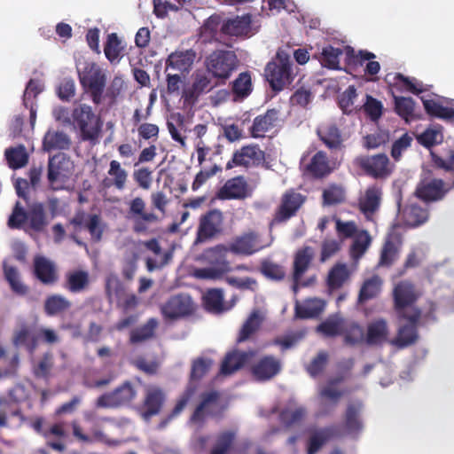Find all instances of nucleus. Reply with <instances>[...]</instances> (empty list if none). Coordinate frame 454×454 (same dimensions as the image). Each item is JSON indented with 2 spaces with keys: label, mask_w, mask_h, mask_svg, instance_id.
I'll list each match as a JSON object with an SVG mask.
<instances>
[{
  "label": "nucleus",
  "mask_w": 454,
  "mask_h": 454,
  "mask_svg": "<svg viewBox=\"0 0 454 454\" xmlns=\"http://www.w3.org/2000/svg\"><path fill=\"white\" fill-rule=\"evenodd\" d=\"M340 436V429L334 425L317 429L311 433L308 440L307 453L317 454L329 440Z\"/></svg>",
  "instance_id": "nucleus-30"
},
{
  "label": "nucleus",
  "mask_w": 454,
  "mask_h": 454,
  "mask_svg": "<svg viewBox=\"0 0 454 454\" xmlns=\"http://www.w3.org/2000/svg\"><path fill=\"white\" fill-rule=\"evenodd\" d=\"M224 232V216L219 209H210L201 215L196 231L195 244L212 240Z\"/></svg>",
  "instance_id": "nucleus-9"
},
{
  "label": "nucleus",
  "mask_w": 454,
  "mask_h": 454,
  "mask_svg": "<svg viewBox=\"0 0 454 454\" xmlns=\"http://www.w3.org/2000/svg\"><path fill=\"white\" fill-rule=\"evenodd\" d=\"M431 156L433 165L436 168L450 173L452 176L451 182H446V184L450 191L454 189V150H450L445 159L434 153H431Z\"/></svg>",
  "instance_id": "nucleus-55"
},
{
  "label": "nucleus",
  "mask_w": 454,
  "mask_h": 454,
  "mask_svg": "<svg viewBox=\"0 0 454 454\" xmlns=\"http://www.w3.org/2000/svg\"><path fill=\"white\" fill-rule=\"evenodd\" d=\"M145 202L141 197H136L129 203V218L132 221L135 233H145L149 224L159 222V216L153 212L145 211Z\"/></svg>",
  "instance_id": "nucleus-13"
},
{
  "label": "nucleus",
  "mask_w": 454,
  "mask_h": 454,
  "mask_svg": "<svg viewBox=\"0 0 454 454\" xmlns=\"http://www.w3.org/2000/svg\"><path fill=\"white\" fill-rule=\"evenodd\" d=\"M254 356V352L233 350L225 355L220 368L223 375H231L241 369L248 359Z\"/></svg>",
  "instance_id": "nucleus-38"
},
{
  "label": "nucleus",
  "mask_w": 454,
  "mask_h": 454,
  "mask_svg": "<svg viewBox=\"0 0 454 454\" xmlns=\"http://www.w3.org/2000/svg\"><path fill=\"white\" fill-rule=\"evenodd\" d=\"M405 324L399 327L396 337L391 343L399 348H404L408 346L414 344L419 339L418 325L419 320L415 322L407 321Z\"/></svg>",
  "instance_id": "nucleus-41"
},
{
  "label": "nucleus",
  "mask_w": 454,
  "mask_h": 454,
  "mask_svg": "<svg viewBox=\"0 0 454 454\" xmlns=\"http://www.w3.org/2000/svg\"><path fill=\"white\" fill-rule=\"evenodd\" d=\"M158 325L156 318H149L144 325L130 332L129 343L134 345L152 340L155 336Z\"/></svg>",
  "instance_id": "nucleus-47"
},
{
  "label": "nucleus",
  "mask_w": 454,
  "mask_h": 454,
  "mask_svg": "<svg viewBox=\"0 0 454 454\" xmlns=\"http://www.w3.org/2000/svg\"><path fill=\"white\" fill-rule=\"evenodd\" d=\"M407 224L416 227L424 223L428 218V211L420 206L411 204L404 210Z\"/></svg>",
  "instance_id": "nucleus-58"
},
{
  "label": "nucleus",
  "mask_w": 454,
  "mask_h": 454,
  "mask_svg": "<svg viewBox=\"0 0 454 454\" xmlns=\"http://www.w3.org/2000/svg\"><path fill=\"white\" fill-rule=\"evenodd\" d=\"M72 307V302L65 296L58 294L46 297L43 303V311L49 317L61 315Z\"/></svg>",
  "instance_id": "nucleus-44"
},
{
  "label": "nucleus",
  "mask_w": 454,
  "mask_h": 454,
  "mask_svg": "<svg viewBox=\"0 0 454 454\" xmlns=\"http://www.w3.org/2000/svg\"><path fill=\"white\" fill-rule=\"evenodd\" d=\"M27 222V210L22 207L20 201H17L12 208V214L10 215L7 225L12 230H20L24 227V224Z\"/></svg>",
  "instance_id": "nucleus-63"
},
{
  "label": "nucleus",
  "mask_w": 454,
  "mask_h": 454,
  "mask_svg": "<svg viewBox=\"0 0 454 454\" xmlns=\"http://www.w3.org/2000/svg\"><path fill=\"white\" fill-rule=\"evenodd\" d=\"M348 278V271L345 264L338 263L329 271L327 277V286L331 290L340 288Z\"/></svg>",
  "instance_id": "nucleus-56"
},
{
  "label": "nucleus",
  "mask_w": 454,
  "mask_h": 454,
  "mask_svg": "<svg viewBox=\"0 0 454 454\" xmlns=\"http://www.w3.org/2000/svg\"><path fill=\"white\" fill-rule=\"evenodd\" d=\"M261 319L258 312H253L242 325L238 337V342H243L248 340L260 328Z\"/></svg>",
  "instance_id": "nucleus-61"
},
{
  "label": "nucleus",
  "mask_w": 454,
  "mask_h": 454,
  "mask_svg": "<svg viewBox=\"0 0 454 454\" xmlns=\"http://www.w3.org/2000/svg\"><path fill=\"white\" fill-rule=\"evenodd\" d=\"M237 438V430L229 429L219 432L208 454H228L233 448Z\"/></svg>",
  "instance_id": "nucleus-45"
},
{
  "label": "nucleus",
  "mask_w": 454,
  "mask_h": 454,
  "mask_svg": "<svg viewBox=\"0 0 454 454\" xmlns=\"http://www.w3.org/2000/svg\"><path fill=\"white\" fill-rule=\"evenodd\" d=\"M449 192L446 182L431 176V172H428L417 184L415 195L422 201L429 203L442 200Z\"/></svg>",
  "instance_id": "nucleus-12"
},
{
  "label": "nucleus",
  "mask_w": 454,
  "mask_h": 454,
  "mask_svg": "<svg viewBox=\"0 0 454 454\" xmlns=\"http://www.w3.org/2000/svg\"><path fill=\"white\" fill-rule=\"evenodd\" d=\"M72 428L74 436L82 442H91L94 440L110 447H115L121 443V441L109 438L98 428H93L91 430L92 437H90L88 434H83L82 427L76 421L72 422Z\"/></svg>",
  "instance_id": "nucleus-42"
},
{
  "label": "nucleus",
  "mask_w": 454,
  "mask_h": 454,
  "mask_svg": "<svg viewBox=\"0 0 454 454\" xmlns=\"http://www.w3.org/2000/svg\"><path fill=\"white\" fill-rule=\"evenodd\" d=\"M213 364V360L209 357L200 356L192 360L189 383L173 408L170 413L171 418L179 415L184 411L197 390L194 381L201 380L208 373Z\"/></svg>",
  "instance_id": "nucleus-8"
},
{
  "label": "nucleus",
  "mask_w": 454,
  "mask_h": 454,
  "mask_svg": "<svg viewBox=\"0 0 454 454\" xmlns=\"http://www.w3.org/2000/svg\"><path fill=\"white\" fill-rule=\"evenodd\" d=\"M356 163L367 175L375 178H383L391 173L389 160L384 153L359 157Z\"/></svg>",
  "instance_id": "nucleus-23"
},
{
  "label": "nucleus",
  "mask_w": 454,
  "mask_h": 454,
  "mask_svg": "<svg viewBox=\"0 0 454 454\" xmlns=\"http://www.w3.org/2000/svg\"><path fill=\"white\" fill-rule=\"evenodd\" d=\"M325 309V302L317 298L306 300L302 304H296L295 317L301 319L317 317Z\"/></svg>",
  "instance_id": "nucleus-49"
},
{
  "label": "nucleus",
  "mask_w": 454,
  "mask_h": 454,
  "mask_svg": "<svg viewBox=\"0 0 454 454\" xmlns=\"http://www.w3.org/2000/svg\"><path fill=\"white\" fill-rule=\"evenodd\" d=\"M344 341L346 344L355 346L365 342L364 329L356 323H352L345 329L342 328Z\"/></svg>",
  "instance_id": "nucleus-62"
},
{
  "label": "nucleus",
  "mask_w": 454,
  "mask_h": 454,
  "mask_svg": "<svg viewBox=\"0 0 454 454\" xmlns=\"http://www.w3.org/2000/svg\"><path fill=\"white\" fill-rule=\"evenodd\" d=\"M124 47L116 33H111L107 35L106 42L104 46L106 58L111 63H118L122 56Z\"/></svg>",
  "instance_id": "nucleus-52"
},
{
  "label": "nucleus",
  "mask_w": 454,
  "mask_h": 454,
  "mask_svg": "<svg viewBox=\"0 0 454 454\" xmlns=\"http://www.w3.org/2000/svg\"><path fill=\"white\" fill-rule=\"evenodd\" d=\"M363 409L364 403L361 400L356 399L348 403L343 414L342 427L337 426L340 429L341 436L357 437L362 433L364 430Z\"/></svg>",
  "instance_id": "nucleus-14"
},
{
  "label": "nucleus",
  "mask_w": 454,
  "mask_h": 454,
  "mask_svg": "<svg viewBox=\"0 0 454 454\" xmlns=\"http://www.w3.org/2000/svg\"><path fill=\"white\" fill-rule=\"evenodd\" d=\"M248 195V184L242 176L227 180L217 192L220 200H243Z\"/></svg>",
  "instance_id": "nucleus-29"
},
{
  "label": "nucleus",
  "mask_w": 454,
  "mask_h": 454,
  "mask_svg": "<svg viewBox=\"0 0 454 454\" xmlns=\"http://www.w3.org/2000/svg\"><path fill=\"white\" fill-rule=\"evenodd\" d=\"M217 85L216 82L213 84L211 78L205 73H197L192 87L184 91L183 98L185 102H194L201 94L209 92Z\"/></svg>",
  "instance_id": "nucleus-36"
},
{
  "label": "nucleus",
  "mask_w": 454,
  "mask_h": 454,
  "mask_svg": "<svg viewBox=\"0 0 454 454\" xmlns=\"http://www.w3.org/2000/svg\"><path fill=\"white\" fill-rule=\"evenodd\" d=\"M71 118L72 121L68 117L65 121L72 123L75 129H79L80 137L82 141H89L92 144L98 142L103 122L90 106L86 104L78 105L73 109Z\"/></svg>",
  "instance_id": "nucleus-1"
},
{
  "label": "nucleus",
  "mask_w": 454,
  "mask_h": 454,
  "mask_svg": "<svg viewBox=\"0 0 454 454\" xmlns=\"http://www.w3.org/2000/svg\"><path fill=\"white\" fill-rule=\"evenodd\" d=\"M72 168L73 162L64 153H58L50 157L47 178L54 190L59 189L58 184H62L70 177Z\"/></svg>",
  "instance_id": "nucleus-15"
},
{
  "label": "nucleus",
  "mask_w": 454,
  "mask_h": 454,
  "mask_svg": "<svg viewBox=\"0 0 454 454\" xmlns=\"http://www.w3.org/2000/svg\"><path fill=\"white\" fill-rule=\"evenodd\" d=\"M220 393L216 390L203 392L200 395V400L192 413L189 421L202 427L207 419L221 420L224 417L226 406L219 403Z\"/></svg>",
  "instance_id": "nucleus-6"
},
{
  "label": "nucleus",
  "mask_w": 454,
  "mask_h": 454,
  "mask_svg": "<svg viewBox=\"0 0 454 454\" xmlns=\"http://www.w3.org/2000/svg\"><path fill=\"white\" fill-rule=\"evenodd\" d=\"M401 245L402 240L398 235L391 234L387 236L380 250L377 266L379 268H390L399 257Z\"/></svg>",
  "instance_id": "nucleus-31"
},
{
  "label": "nucleus",
  "mask_w": 454,
  "mask_h": 454,
  "mask_svg": "<svg viewBox=\"0 0 454 454\" xmlns=\"http://www.w3.org/2000/svg\"><path fill=\"white\" fill-rule=\"evenodd\" d=\"M381 200V189L376 185L370 186L364 196L359 200V210L367 220H372L373 215L379 210Z\"/></svg>",
  "instance_id": "nucleus-35"
},
{
  "label": "nucleus",
  "mask_w": 454,
  "mask_h": 454,
  "mask_svg": "<svg viewBox=\"0 0 454 454\" xmlns=\"http://www.w3.org/2000/svg\"><path fill=\"white\" fill-rule=\"evenodd\" d=\"M278 111L272 108L266 111L265 114L256 116L250 128V133L253 137H263L264 134L271 129L278 119Z\"/></svg>",
  "instance_id": "nucleus-39"
},
{
  "label": "nucleus",
  "mask_w": 454,
  "mask_h": 454,
  "mask_svg": "<svg viewBox=\"0 0 454 454\" xmlns=\"http://www.w3.org/2000/svg\"><path fill=\"white\" fill-rule=\"evenodd\" d=\"M9 167L12 169H18L27 165L28 155L24 146L20 145L15 148H8L4 153Z\"/></svg>",
  "instance_id": "nucleus-57"
},
{
  "label": "nucleus",
  "mask_w": 454,
  "mask_h": 454,
  "mask_svg": "<svg viewBox=\"0 0 454 454\" xmlns=\"http://www.w3.org/2000/svg\"><path fill=\"white\" fill-rule=\"evenodd\" d=\"M165 402L163 390L157 386H148L145 388V399L142 404L141 415L145 419L160 413Z\"/></svg>",
  "instance_id": "nucleus-25"
},
{
  "label": "nucleus",
  "mask_w": 454,
  "mask_h": 454,
  "mask_svg": "<svg viewBox=\"0 0 454 454\" xmlns=\"http://www.w3.org/2000/svg\"><path fill=\"white\" fill-rule=\"evenodd\" d=\"M137 392L134 385L126 380L113 391L99 395L95 403L97 408L116 409L129 406L136 399Z\"/></svg>",
  "instance_id": "nucleus-10"
},
{
  "label": "nucleus",
  "mask_w": 454,
  "mask_h": 454,
  "mask_svg": "<svg viewBox=\"0 0 454 454\" xmlns=\"http://www.w3.org/2000/svg\"><path fill=\"white\" fill-rule=\"evenodd\" d=\"M228 253L226 245L223 244L206 249L203 258L209 266L197 270L196 277L212 280L223 278L224 275L232 270L231 263L227 260Z\"/></svg>",
  "instance_id": "nucleus-3"
},
{
  "label": "nucleus",
  "mask_w": 454,
  "mask_h": 454,
  "mask_svg": "<svg viewBox=\"0 0 454 454\" xmlns=\"http://www.w3.org/2000/svg\"><path fill=\"white\" fill-rule=\"evenodd\" d=\"M239 60L232 51L215 50L205 59L207 71L216 79V84H225L238 68Z\"/></svg>",
  "instance_id": "nucleus-4"
},
{
  "label": "nucleus",
  "mask_w": 454,
  "mask_h": 454,
  "mask_svg": "<svg viewBox=\"0 0 454 454\" xmlns=\"http://www.w3.org/2000/svg\"><path fill=\"white\" fill-rule=\"evenodd\" d=\"M317 135L330 150H339L343 147L341 131L334 122H327L319 126L317 129Z\"/></svg>",
  "instance_id": "nucleus-33"
},
{
  "label": "nucleus",
  "mask_w": 454,
  "mask_h": 454,
  "mask_svg": "<svg viewBox=\"0 0 454 454\" xmlns=\"http://www.w3.org/2000/svg\"><path fill=\"white\" fill-rule=\"evenodd\" d=\"M195 59L196 52L192 49L171 52L165 61V72L172 69L186 75L190 72Z\"/></svg>",
  "instance_id": "nucleus-26"
},
{
  "label": "nucleus",
  "mask_w": 454,
  "mask_h": 454,
  "mask_svg": "<svg viewBox=\"0 0 454 454\" xmlns=\"http://www.w3.org/2000/svg\"><path fill=\"white\" fill-rule=\"evenodd\" d=\"M90 285V276L85 270H76L66 274L64 288L73 294L84 291Z\"/></svg>",
  "instance_id": "nucleus-43"
},
{
  "label": "nucleus",
  "mask_w": 454,
  "mask_h": 454,
  "mask_svg": "<svg viewBox=\"0 0 454 454\" xmlns=\"http://www.w3.org/2000/svg\"><path fill=\"white\" fill-rule=\"evenodd\" d=\"M264 160L265 153L261 150L258 145H245L233 153L232 159L226 164V168L231 169L237 166L259 165Z\"/></svg>",
  "instance_id": "nucleus-21"
},
{
  "label": "nucleus",
  "mask_w": 454,
  "mask_h": 454,
  "mask_svg": "<svg viewBox=\"0 0 454 454\" xmlns=\"http://www.w3.org/2000/svg\"><path fill=\"white\" fill-rule=\"evenodd\" d=\"M314 259V249L311 247L306 246L298 249L294 258V288L295 289L299 281L301 279L305 272L309 270Z\"/></svg>",
  "instance_id": "nucleus-32"
},
{
  "label": "nucleus",
  "mask_w": 454,
  "mask_h": 454,
  "mask_svg": "<svg viewBox=\"0 0 454 454\" xmlns=\"http://www.w3.org/2000/svg\"><path fill=\"white\" fill-rule=\"evenodd\" d=\"M204 305L210 312H223L224 310L223 291L221 289L208 290L204 296Z\"/></svg>",
  "instance_id": "nucleus-59"
},
{
  "label": "nucleus",
  "mask_w": 454,
  "mask_h": 454,
  "mask_svg": "<svg viewBox=\"0 0 454 454\" xmlns=\"http://www.w3.org/2000/svg\"><path fill=\"white\" fill-rule=\"evenodd\" d=\"M4 279L9 286L12 294L18 296H27L29 292V286L23 281L21 273L17 266L9 263L7 261L2 262Z\"/></svg>",
  "instance_id": "nucleus-28"
},
{
  "label": "nucleus",
  "mask_w": 454,
  "mask_h": 454,
  "mask_svg": "<svg viewBox=\"0 0 454 454\" xmlns=\"http://www.w3.org/2000/svg\"><path fill=\"white\" fill-rule=\"evenodd\" d=\"M12 343L16 347L25 346L29 354H34L38 346L36 335L27 325L15 332Z\"/></svg>",
  "instance_id": "nucleus-50"
},
{
  "label": "nucleus",
  "mask_w": 454,
  "mask_h": 454,
  "mask_svg": "<svg viewBox=\"0 0 454 454\" xmlns=\"http://www.w3.org/2000/svg\"><path fill=\"white\" fill-rule=\"evenodd\" d=\"M32 271L34 277L45 286H52L59 279L55 263L43 255L34 257Z\"/></svg>",
  "instance_id": "nucleus-24"
},
{
  "label": "nucleus",
  "mask_w": 454,
  "mask_h": 454,
  "mask_svg": "<svg viewBox=\"0 0 454 454\" xmlns=\"http://www.w3.org/2000/svg\"><path fill=\"white\" fill-rule=\"evenodd\" d=\"M232 93L239 98L248 97L253 90L252 78L249 71L240 73L231 83Z\"/></svg>",
  "instance_id": "nucleus-54"
},
{
  "label": "nucleus",
  "mask_w": 454,
  "mask_h": 454,
  "mask_svg": "<svg viewBox=\"0 0 454 454\" xmlns=\"http://www.w3.org/2000/svg\"><path fill=\"white\" fill-rule=\"evenodd\" d=\"M336 168L335 162L332 161L324 151L317 152L304 166V175L313 179H323L332 174Z\"/></svg>",
  "instance_id": "nucleus-20"
},
{
  "label": "nucleus",
  "mask_w": 454,
  "mask_h": 454,
  "mask_svg": "<svg viewBox=\"0 0 454 454\" xmlns=\"http://www.w3.org/2000/svg\"><path fill=\"white\" fill-rule=\"evenodd\" d=\"M305 200L306 197L294 189L285 192L274 213L271 224L286 223L295 216Z\"/></svg>",
  "instance_id": "nucleus-11"
},
{
  "label": "nucleus",
  "mask_w": 454,
  "mask_h": 454,
  "mask_svg": "<svg viewBox=\"0 0 454 454\" xmlns=\"http://www.w3.org/2000/svg\"><path fill=\"white\" fill-rule=\"evenodd\" d=\"M193 303L191 297L185 294L171 296L161 307V313L166 318L175 319L192 314Z\"/></svg>",
  "instance_id": "nucleus-22"
},
{
  "label": "nucleus",
  "mask_w": 454,
  "mask_h": 454,
  "mask_svg": "<svg viewBox=\"0 0 454 454\" xmlns=\"http://www.w3.org/2000/svg\"><path fill=\"white\" fill-rule=\"evenodd\" d=\"M252 15L249 13L224 20L221 25V34L228 36L244 37L251 32Z\"/></svg>",
  "instance_id": "nucleus-27"
},
{
  "label": "nucleus",
  "mask_w": 454,
  "mask_h": 454,
  "mask_svg": "<svg viewBox=\"0 0 454 454\" xmlns=\"http://www.w3.org/2000/svg\"><path fill=\"white\" fill-rule=\"evenodd\" d=\"M344 380V377L337 376L330 379L327 384L321 387L318 393L320 415L327 416L333 413L343 396V391L335 388V386Z\"/></svg>",
  "instance_id": "nucleus-16"
},
{
  "label": "nucleus",
  "mask_w": 454,
  "mask_h": 454,
  "mask_svg": "<svg viewBox=\"0 0 454 454\" xmlns=\"http://www.w3.org/2000/svg\"><path fill=\"white\" fill-rule=\"evenodd\" d=\"M27 223L29 228L41 232L48 225L45 207L42 203H34L27 209Z\"/></svg>",
  "instance_id": "nucleus-46"
},
{
  "label": "nucleus",
  "mask_w": 454,
  "mask_h": 454,
  "mask_svg": "<svg viewBox=\"0 0 454 454\" xmlns=\"http://www.w3.org/2000/svg\"><path fill=\"white\" fill-rule=\"evenodd\" d=\"M389 330L384 318H378L367 325L365 343L368 346H381L388 337Z\"/></svg>",
  "instance_id": "nucleus-37"
},
{
  "label": "nucleus",
  "mask_w": 454,
  "mask_h": 454,
  "mask_svg": "<svg viewBox=\"0 0 454 454\" xmlns=\"http://www.w3.org/2000/svg\"><path fill=\"white\" fill-rule=\"evenodd\" d=\"M395 111L406 122L417 119L415 114V101L411 98L394 97Z\"/></svg>",
  "instance_id": "nucleus-53"
},
{
  "label": "nucleus",
  "mask_w": 454,
  "mask_h": 454,
  "mask_svg": "<svg viewBox=\"0 0 454 454\" xmlns=\"http://www.w3.org/2000/svg\"><path fill=\"white\" fill-rule=\"evenodd\" d=\"M383 280L378 275L365 279L358 294V302L364 303L378 297L381 292Z\"/></svg>",
  "instance_id": "nucleus-48"
},
{
  "label": "nucleus",
  "mask_w": 454,
  "mask_h": 454,
  "mask_svg": "<svg viewBox=\"0 0 454 454\" xmlns=\"http://www.w3.org/2000/svg\"><path fill=\"white\" fill-rule=\"evenodd\" d=\"M394 308L400 319L415 322L420 320V309L413 306L419 297L415 286L408 281L398 283L393 291Z\"/></svg>",
  "instance_id": "nucleus-2"
},
{
  "label": "nucleus",
  "mask_w": 454,
  "mask_h": 454,
  "mask_svg": "<svg viewBox=\"0 0 454 454\" xmlns=\"http://www.w3.org/2000/svg\"><path fill=\"white\" fill-rule=\"evenodd\" d=\"M71 145L69 136L64 131L48 129L43 139V149L45 152L67 150Z\"/></svg>",
  "instance_id": "nucleus-40"
},
{
  "label": "nucleus",
  "mask_w": 454,
  "mask_h": 454,
  "mask_svg": "<svg viewBox=\"0 0 454 454\" xmlns=\"http://www.w3.org/2000/svg\"><path fill=\"white\" fill-rule=\"evenodd\" d=\"M282 370V362L272 355L260 357L251 366L250 372L257 381H268L277 376Z\"/></svg>",
  "instance_id": "nucleus-18"
},
{
  "label": "nucleus",
  "mask_w": 454,
  "mask_h": 454,
  "mask_svg": "<svg viewBox=\"0 0 454 454\" xmlns=\"http://www.w3.org/2000/svg\"><path fill=\"white\" fill-rule=\"evenodd\" d=\"M128 171L123 168L121 163L113 160L109 163L107 176L102 181L104 188H115L118 191L125 189L128 183Z\"/></svg>",
  "instance_id": "nucleus-34"
},
{
  "label": "nucleus",
  "mask_w": 454,
  "mask_h": 454,
  "mask_svg": "<svg viewBox=\"0 0 454 454\" xmlns=\"http://www.w3.org/2000/svg\"><path fill=\"white\" fill-rule=\"evenodd\" d=\"M357 98L356 89L355 86H348L339 97V106L344 114H349L356 110L354 106L355 100Z\"/></svg>",
  "instance_id": "nucleus-64"
},
{
  "label": "nucleus",
  "mask_w": 454,
  "mask_h": 454,
  "mask_svg": "<svg viewBox=\"0 0 454 454\" xmlns=\"http://www.w3.org/2000/svg\"><path fill=\"white\" fill-rule=\"evenodd\" d=\"M226 247L235 255L249 256L262 250L263 246L260 244L259 235L249 231L233 237Z\"/></svg>",
  "instance_id": "nucleus-17"
},
{
  "label": "nucleus",
  "mask_w": 454,
  "mask_h": 454,
  "mask_svg": "<svg viewBox=\"0 0 454 454\" xmlns=\"http://www.w3.org/2000/svg\"><path fill=\"white\" fill-rule=\"evenodd\" d=\"M345 54L348 68L355 69L357 67H362L367 61L364 68L366 74L376 75L380 70V64L373 60L376 55L371 51L366 50L356 51L352 47L348 46L345 49Z\"/></svg>",
  "instance_id": "nucleus-19"
},
{
  "label": "nucleus",
  "mask_w": 454,
  "mask_h": 454,
  "mask_svg": "<svg viewBox=\"0 0 454 454\" xmlns=\"http://www.w3.org/2000/svg\"><path fill=\"white\" fill-rule=\"evenodd\" d=\"M78 75L84 92L90 95L94 105H100L106 85V75L104 70L95 62H86L78 71Z\"/></svg>",
  "instance_id": "nucleus-7"
},
{
  "label": "nucleus",
  "mask_w": 454,
  "mask_h": 454,
  "mask_svg": "<svg viewBox=\"0 0 454 454\" xmlns=\"http://www.w3.org/2000/svg\"><path fill=\"white\" fill-rule=\"evenodd\" d=\"M343 51L340 48H334L331 45L326 46L323 49L320 62L323 67L329 69H340V57Z\"/></svg>",
  "instance_id": "nucleus-60"
},
{
  "label": "nucleus",
  "mask_w": 454,
  "mask_h": 454,
  "mask_svg": "<svg viewBox=\"0 0 454 454\" xmlns=\"http://www.w3.org/2000/svg\"><path fill=\"white\" fill-rule=\"evenodd\" d=\"M264 75L274 91H280L291 84L294 74L289 55L278 51L276 57L266 65Z\"/></svg>",
  "instance_id": "nucleus-5"
},
{
  "label": "nucleus",
  "mask_w": 454,
  "mask_h": 454,
  "mask_svg": "<svg viewBox=\"0 0 454 454\" xmlns=\"http://www.w3.org/2000/svg\"><path fill=\"white\" fill-rule=\"evenodd\" d=\"M427 114L442 120L454 119V102L450 106H444L433 99L421 98Z\"/></svg>",
  "instance_id": "nucleus-51"
}]
</instances>
